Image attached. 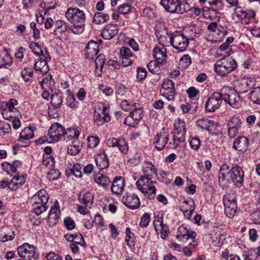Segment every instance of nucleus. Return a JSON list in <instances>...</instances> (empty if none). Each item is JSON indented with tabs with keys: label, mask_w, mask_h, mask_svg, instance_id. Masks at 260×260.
<instances>
[{
	"label": "nucleus",
	"mask_w": 260,
	"mask_h": 260,
	"mask_svg": "<svg viewBox=\"0 0 260 260\" xmlns=\"http://www.w3.org/2000/svg\"><path fill=\"white\" fill-rule=\"evenodd\" d=\"M236 61L232 57H223L216 61L214 64V71L221 76L226 75L237 68Z\"/></svg>",
	"instance_id": "nucleus-3"
},
{
	"label": "nucleus",
	"mask_w": 260,
	"mask_h": 260,
	"mask_svg": "<svg viewBox=\"0 0 260 260\" xmlns=\"http://www.w3.org/2000/svg\"><path fill=\"white\" fill-rule=\"evenodd\" d=\"M82 166L80 164H76L71 170L72 173L76 177L82 176Z\"/></svg>",
	"instance_id": "nucleus-58"
},
{
	"label": "nucleus",
	"mask_w": 260,
	"mask_h": 260,
	"mask_svg": "<svg viewBox=\"0 0 260 260\" xmlns=\"http://www.w3.org/2000/svg\"><path fill=\"white\" fill-rule=\"evenodd\" d=\"M122 64L124 67H127L132 63L131 57L132 56L131 50L126 47L123 46L120 50Z\"/></svg>",
	"instance_id": "nucleus-26"
},
{
	"label": "nucleus",
	"mask_w": 260,
	"mask_h": 260,
	"mask_svg": "<svg viewBox=\"0 0 260 260\" xmlns=\"http://www.w3.org/2000/svg\"><path fill=\"white\" fill-rule=\"evenodd\" d=\"M82 148V143L78 140H74L72 144H70L68 147V154L75 155L78 153Z\"/></svg>",
	"instance_id": "nucleus-35"
},
{
	"label": "nucleus",
	"mask_w": 260,
	"mask_h": 260,
	"mask_svg": "<svg viewBox=\"0 0 260 260\" xmlns=\"http://www.w3.org/2000/svg\"><path fill=\"white\" fill-rule=\"evenodd\" d=\"M33 207V212L36 214L37 215H39L41 214L43 212L46 211L47 209V206H46V204L43 205V204H35L32 205Z\"/></svg>",
	"instance_id": "nucleus-54"
},
{
	"label": "nucleus",
	"mask_w": 260,
	"mask_h": 260,
	"mask_svg": "<svg viewBox=\"0 0 260 260\" xmlns=\"http://www.w3.org/2000/svg\"><path fill=\"white\" fill-rule=\"evenodd\" d=\"M99 51L98 43L93 41H90L84 49V55L86 58L92 59L97 55Z\"/></svg>",
	"instance_id": "nucleus-19"
},
{
	"label": "nucleus",
	"mask_w": 260,
	"mask_h": 260,
	"mask_svg": "<svg viewBox=\"0 0 260 260\" xmlns=\"http://www.w3.org/2000/svg\"><path fill=\"white\" fill-rule=\"evenodd\" d=\"M222 100L231 106L238 108L241 105V100L240 95L229 86H224L220 90Z\"/></svg>",
	"instance_id": "nucleus-5"
},
{
	"label": "nucleus",
	"mask_w": 260,
	"mask_h": 260,
	"mask_svg": "<svg viewBox=\"0 0 260 260\" xmlns=\"http://www.w3.org/2000/svg\"><path fill=\"white\" fill-rule=\"evenodd\" d=\"M25 181V178L24 176L14 177L10 181L11 185L9 186V189L11 190H16L24 183Z\"/></svg>",
	"instance_id": "nucleus-33"
},
{
	"label": "nucleus",
	"mask_w": 260,
	"mask_h": 260,
	"mask_svg": "<svg viewBox=\"0 0 260 260\" xmlns=\"http://www.w3.org/2000/svg\"><path fill=\"white\" fill-rule=\"evenodd\" d=\"M12 62V58L7 52L0 53V68H7V66H10Z\"/></svg>",
	"instance_id": "nucleus-38"
},
{
	"label": "nucleus",
	"mask_w": 260,
	"mask_h": 260,
	"mask_svg": "<svg viewBox=\"0 0 260 260\" xmlns=\"http://www.w3.org/2000/svg\"><path fill=\"white\" fill-rule=\"evenodd\" d=\"M180 108L183 113L193 114L196 111L197 105L195 103H192L191 104L186 103L182 104L180 106Z\"/></svg>",
	"instance_id": "nucleus-45"
},
{
	"label": "nucleus",
	"mask_w": 260,
	"mask_h": 260,
	"mask_svg": "<svg viewBox=\"0 0 260 260\" xmlns=\"http://www.w3.org/2000/svg\"><path fill=\"white\" fill-rule=\"evenodd\" d=\"M49 198V196L46 191L44 189H41L32 197L31 202L32 205H45L48 202Z\"/></svg>",
	"instance_id": "nucleus-20"
},
{
	"label": "nucleus",
	"mask_w": 260,
	"mask_h": 260,
	"mask_svg": "<svg viewBox=\"0 0 260 260\" xmlns=\"http://www.w3.org/2000/svg\"><path fill=\"white\" fill-rule=\"evenodd\" d=\"M153 56L158 63H163L167 61V55L166 49L164 47L159 48L158 47H155L153 50Z\"/></svg>",
	"instance_id": "nucleus-25"
},
{
	"label": "nucleus",
	"mask_w": 260,
	"mask_h": 260,
	"mask_svg": "<svg viewBox=\"0 0 260 260\" xmlns=\"http://www.w3.org/2000/svg\"><path fill=\"white\" fill-rule=\"evenodd\" d=\"M169 136L165 132L157 134L154 138L153 144L157 150H162L169 141Z\"/></svg>",
	"instance_id": "nucleus-21"
},
{
	"label": "nucleus",
	"mask_w": 260,
	"mask_h": 260,
	"mask_svg": "<svg viewBox=\"0 0 260 260\" xmlns=\"http://www.w3.org/2000/svg\"><path fill=\"white\" fill-rule=\"evenodd\" d=\"M122 203L131 209H136L140 206L139 198L134 193H125L122 198Z\"/></svg>",
	"instance_id": "nucleus-14"
},
{
	"label": "nucleus",
	"mask_w": 260,
	"mask_h": 260,
	"mask_svg": "<svg viewBox=\"0 0 260 260\" xmlns=\"http://www.w3.org/2000/svg\"><path fill=\"white\" fill-rule=\"evenodd\" d=\"M159 92L160 94L168 100H173L175 93L174 82L169 79H165L161 84Z\"/></svg>",
	"instance_id": "nucleus-9"
},
{
	"label": "nucleus",
	"mask_w": 260,
	"mask_h": 260,
	"mask_svg": "<svg viewBox=\"0 0 260 260\" xmlns=\"http://www.w3.org/2000/svg\"><path fill=\"white\" fill-rule=\"evenodd\" d=\"M143 112L141 109L135 108L129 114L136 120V122H139L143 117Z\"/></svg>",
	"instance_id": "nucleus-59"
},
{
	"label": "nucleus",
	"mask_w": 260,
	"mask_h": 260,
	"mask_svg": "<svg viewBox=\"0 0 260 260\" xmlns=\"http://www.w3.org/2000/svg\"><path fill=\"white\" fill-rule=\"evenodd\" d=\"M60 216V210L56 207H52L48 216V222L56 221L59 219Z\"/></svg>",
	"instance_id": "nucleus-48"
},
{
	"label": "nucleus",
	"mask_w": 260,
	"mask_h": 260,
	"mask_svg": "<svg viewBox=\"0 0 260 260\" xmlns=\"http://www.w3.org/2000/svg\"><path fill=\"white\" fill-rule=\"evenodd\" d=\"M19 255L24 260H38L39 253L34 246L25 243L17 248Z\"/></svg>",
	"instance_id": "nucleus-7"
},
{
	"label": "nucleus",
	"mask_w": 260,
	"mask_h": 260,
	"mask_svg": "<svg viewBox=\"0 0 260 260\" xmlns=\"http://www.w3.org/2000/svg\"><path fill=\"white\" fill-rule=\"evenodd\" d=\"M197 234L194 232L187 230L183 226H180L178 228L177 239L183 242H185L189 239L193 240L196 237Z\"/></svg>",
	"instance_id": "nucleus-16"
},
{
	"label": "nucleus",
	"mask_w": 260,
	"mask_h": 260,
	"mask_svg": "<svg viewBox=\"0 0 260 260\" xmlns=\"http://www.w3.org/2000/svg\"><path fill=\"white\" fill-rule=\"evenodd\" d=\"M40 6L46 10L45 14L47 11L54 9L56 7V3L50 2L49 0H44L43 3H41Z\"/></svg>",
	"instance_id": "nucleus-61"
},
{
	"label": "nucleus",
	"mask_w": 260,
	"mask_h": 260,
	"mask_svg": "<svg viewBox=\"0 0 260 260\" xmlns=\"http://www.w3.org/2000/svg\"><path fill=\"white\" fill-rule=\"evenodd\" d=\"M154 226L156 232L159 231L160 237L165 238L168 235V227L163 223L162 218H158L154 221Z\"/></svg>",
	"instance_id": "nucleus-29"
},
{
	"label": "nucleus",
	"mask_w": 260,
	"mask_h": 260,
	"mask_svg": "<svg viewBox=\"0 0 260 260\" xmlns=\"http://www.w3.org/2000/svg\"><path fill=\"white\" fill-rule=\"evenodd\" d=\"M159 63H158L157 62L151 61L147 64V68L151 73L153 74H157L159 72L160 67L159 66Z\"/></svg>",
	"instance_id": "nucleus-55"
},
{
	"label": "nucleus",
	"mask_w": 260,
	"mask_h": 260,
	"mask_svg": "<svg viewBox=\"0 0 260 260\" xmlns=\"http://www.w3.org/2000/svg\"><path fill=\"white\" fill-rule=\"evenodd\" d=\"M87 141L88 146L90 148L96 147L100 142V140L98 136H89L87 138Z\"/></svg>",
	"instance_id": "nucleus-56"
},
{
	"label": "nucleus",
	"mask_w": 260,
	"mask_h": 260,
	"mask_svg": "<svg viewBox=\"0 0 260 260\" xmlns=\"http://www.w3.org/2000/svg\"><path fill=\"white\" fill-rule=\"evenodd\" d=\"M66 17L73 24L70 29L74 34H80L83 31L85 20L83 11L78 8H69L66 13Z\"/></svg>",
	"instance_id": "nucleus-2"
},
{
	"label": "nucleus",
	"mask_w": 260,
	"mask_h": 260,
	"mask_svg": "<svg viewBox=\"0 0 260 260\" xmlns=\"http://www.w3.org/2000/svg\"><path fill=\"white\" fill-rule=\"evenodd\" d=\"M17 104V101L16 100L12 99H10L5 105V107L7 108V110H9V111L10 113H18V111L16 108L14 107L15 105Z\"/></svg>",
	"instance_id": "nucleus-52"
},
{
	"label": "nucleus",
	"mask_w": 260,
	"mask_h": 260,
	"mask_svg": "<svg viewBox=\"0 0 260 260\" xmlns=\"http://www.w3.org/2000/svg\"><path fill=\"white\" fill-rule=\"evenodd\" d=\"M119 150L124 154H126L128 151V145L126 141L123 139H119L117 146Z\"/></svg>",
	"instance_id": "nucleus-57"
},
{
	"label": "nucleus",
	"mask_w": 260,
	"mask_h": 260,
	"mask_svg": "<svg viewBox=\"0 0 260 260\" xmlns=\"http://www.w3.org/2000/svg\"><path fill=\"white\" fill-rule=\"evenodd\" d=\"M29 48L36 55L38 56L41 55L43 56L46 55V53H44V51L42 49L41 45L38 43L31 42L29 44Z\"/></svg>",
	"instance_id": "nucleus-49"
},
{
	"label": "nucleus",
	"mask_w": 260,
	"mask_h": 260,
	"mask_svg": "<svg viewBox=\"0 0 260 260\" xmlns=\"http://www.w3.org/2000/svg\"><path fill=\"white\" fill-rule=\"evenodd\" d=\"M191 62V58L188 54L184 55L180 59V64L184 68L188 67Z\"/></svg>",
	"instance_id": "nucleus-62"
},
{
	"label": "nucleus",
	"mask_w": 260,
	"mask_h": 260,
	"mask_svg": "<svg viewBox=\"0 0 260 260\" xmlns=\"http://www.w3.org/2000/svg\"><path fill=\"white\" fill-rule=\"evenodd\" d=\"M64 128L58 123L53 124L48 131V135L52 141H57L64 135Z\"/></svg>",
	"instance_id": "nucleus-15"
},
{
	"label": "nucleus",
	"mask_w": 260,
	"mask_h": 260,
	"mask_svg": "<svg viewBox=\"0 0 260 260\" xmlns=\"http://www.w3.org/2000/svg\"><path fill=\"white\" fill-rule=\"evenodd\" d=\"M95 182L99 185L106 187L111 182L109 177L103 174H98L94 178Z\"/></svg>",
	"instance_id": "nucleus-41"
},
{
	"label": "nucleus",
	"mask_w": 260,
	"mask_h": 260,
	"mask_svg": "<svg viewBox=\"0 0 260 260\" xmlns=\"http://www.w3.org/2000/svg\"><path fill=\"white\" fill-rule=\"evenodd\" d=\"M72 243L78 244L79 246L84 248L86 246V242L84 239L83 236L80 233H76L74 234V239Z\"/></svg>",
	"instance_id": "nucleus-51"
},
{
	"label": "nucleus",
	"mask_w": 260,
	"mask_h": 260,
	"mask_svg": "<svg viewBox=\"0 0 260 260\" xmlns=\"http://www.w3.org/2000/svg\"><path fill=\"white\" fill-rule=\"evenodd\" d=\"M195 204H192L191 205H190L189 207H184L180 206V210L181 211L184 212V216L187 217L188 218H190L192 213L194 210Z\"/></svg>",
	"instance_id": "nucleus-53"
},
{
	"label": "nucleus",
	"mask_w": 260,
	"mask_h": 260,
	"mask_svg": "<svg viewBox=\"0 0 260 260\" xmlns=\"http://www.w3.org/2000/svg\"><path fill=\"white\" fill-rule=\"evenodd\" d=\"M132 10V6L128 4H123L118 8V13L122 14L128 13Z\"/></svg>",
	"instance_id": "nucleus-63"
},
{
	"label": "nucleus",
	"mask_w": 260,
	"mask_h": 260,
	"mask_svg": "<svg viewBox=\"0 0 260 260\" xmlns=\"http://www.w3.org/2000/svg\"><path fill=\"white\" fill-rule=\"evenodd\" d=\"M197 126L202 130H206L210 132L212 131L211 127L214 125V122L207 118H202L196 122Z\"/></svg>",
	"instance_id": "nucleus-32"
},
{
	"label": "nucleus",
	"mask_w": 260,
	"mask_h": 260,
	"mask_svg": "<svg viewBox=\"0 0 260 260\" xmlns=\"http://www.w3.org/2000/svg\"><path fill=\"white\" fill-rule=\"evenodd\" d=\"M118 31L119 27L118 25L109 24L102 29L101 36L105 40H111L118 34Z\"/></svg>",
	"instance_id": "nucleus-17"
},
{
	"label": "nucleus",
	"mask_w": 260,
	"mask_h": 260,
	"mask_svg": "<svg viewBox=\"0 0 260 260\" xmlns=\"http://www.w3.org/2000/svg\"><path fill=\"white\" fill-rule=\"evenodd\" d=\"M241 124L242 120L239 117L234 116L229 119L227 123L228 134L231 138L235 137L238 134L241 127Z\"/></svg>",
	"instance_id": "nucleus-11"
},
{
	"label": "nucleus",
	"mask_w": 260,
	"mask_h": 260,
	"mask_svg": "<svg viewBox=\"0 0 260 260\" xmlns=\"http://www.w3.org/2000/svg\"><path fill=\"white\" fill-rule=\"evenodd\" d=\"M160 4L167 11L171 13L183 14L191 9L188 3H181L180 0H161Z\"/></svg>",
	"instance_id": "nucleus-4"
},
{
	"label": "nucleus",
	"mask_w": 260,
	"mask_h": 260,
	"mask_svg": "<svg viewBox=\"0 0 260 260\" xmlns=\"http://www.w3.org/2000/svg\"><path fill=\"white\" fill-rule=\"evenodd\" d=\"M221 256L224 258L225 260H241L239 257L235 254H229V251L225 249L224 252L222 253Z\"/></svg>",
	"instance_id": "nucleus-64"
},
{
	"label": "nucleus",
	"mask_w": 260,
	"mask_h": 260,
	"mask_svg": "<svg viewBox=\"0 0 260 260\" xmlns=\"http://www.w3.org/2000/svg\"><path fill=\"white\" fill-rule=\"evenodd\" d=\"M80 133L79 131L75 128H69L67 130H64V135H63L64 139L66 138L70 140H77L78 137L79 136Z\"/></svg>",
	"instance_id": "nucleus-46"
},
{
	"label": "nucleus",
	"mask_w": 260,
	"mask_h": 260,
	"mask_svg": "<svg viewBox=\"0 0 260 260\" xmlns=\"http://www.w3.org/2000/svg\"><path fill=\"white\" fill-rule=\"evenodd\" d=\"M189 143L190 148L194 151H198L201 145V140L197 136H190L189 138Z\"/></svg>",
	"instance_id": "nucleus-47"
},
{
	"label": "nucleus",
	"mask_w": 260,
	"mask_h": 260,
	"mask_svg": "<svg viewBox=\"0 0 260 260\" xmlns=\"http://www.w3.org/2000/svg\"><path fill=\"white\" fill-rule=\"evenodd\" d=\"M253 86L252 81L248 79H242L240 81L237 86V90L240 93H246Z\"/></svg>",
	"instance_id": "nucleus-31"
},
{
	"label": "nucleus",
	"mask_w": 260,
	"mask_h": 260,
	"mask_svg": "<svg viewBox=\"0 0 260 260\" xmlns=\"http://www.w3.org/2000/svg\"><path fill=\"white\" fill-rule=\"evenodd\" d=\"M137 71V78L139 81H142L146 78L147 72L145 68L138 67Z\"/></svg>",
	"instance_id": "nucleus-60"
},
{
	"label": "nucleus",
	"mask_w": 260,
	"mask_h": 260,
	"mask_svg": "<svg viewBox=\"0 0 260 260\" xmlns=\"http://www.w3.org/2000/svg\"><path fill=\"white\" fill-rule=\"evenodd\" d=\"M143 172L145 175L137 181L136 185L146 198L154 199L156 192L155 184L157 183L152 179L157 177V170L151 162L146 161L144 164Z\"/></svg>",
	"instance_id": "nucleus-1"
},
{
	"label": "nucleus",
	"mask_w": 260,
	"mask_h": 260,
	"mask_svg": "<svg viewBox=\"0 0 260 260\" xmlns=\"http://www.w3.org/2000/svg\"><path fill=\"white\" fill-rule=\"evenodd\" d=\"M21 76L23 80L25 81H28L32 80L34 76V71L31 68L26 64H23L21 66Z\"/></svg>",
	"instance_id": "nucleus-34"
},
{
	"label": "nucleus",
	"mask_w": 260,
	"mask_h": 260,
	"mask_svg": "<svg viewBox=\"0 0 260 260\" xmlns=\"http://www.w3.org/2000/svg\"><path fill=\"white\" fill-rule=\"evenodd\" d=\"M170 39L171 45L179 52L186 50L188 46L189 38L180 31L172 33Z\"/></svg>",
	"instance_id": "nucleus-6"
},
{
	"label": "nucleus",
	"mask_w": 260,
	"mask_h": 260,
	"mask_svg": "<svg viewBox=\"0 0 260 260\" xmlns=\"http://www.w3.org/2000/svg\"><path fill=\"white\" fill-rule=\"evenodd\" d=\"M155 35L160 43L164 46L163 43L167 41L166 36L168 31L164 24H160L156 26Z\"/></svg>",
	"instance_id": "nucleus-28"
},
{
	"label": "nucleus",
	"mask_w": 260,
	"mask_h": 260,
	"mask_svg": "<svg viewBox=\"0 0 260 260\" xmlns=\"http://www.w3.org/2000/svg\"><path fill=\"white\" fill-rule=\"evenodd\" d=\"M34 132L30 127H25L20 133L19 135V142H23L28 141L29 139L33 138Z\"/></svg>",
	"instance_id": "nucleus-40"
},
{
	"label": "nucleus",
	"mask_w": 260,
	"mask_h": 260,
	"mask_svg": "<svg viewBox=\"0 0 260 260\" xmlns=\"http://www.w3.org/2000/svg\"><path fill=\"white\" fill-rule=\"evenodd\" d=\"M183 132H181V129L179 131L177 130L176 132L177 134H175L173 136V142L169 143L170 147L173 148H176L180 144L183 143L185 141L184 135L185 134V128L184 125L182 126Z\"/></svg>",
	"instance_id": "nucleus-24"
},
{
	"label": "nucleus",
	"mask_w": 260,
	"mask_h": 260,
	"mask_svg": "<svg viewBox=\"0 0 260 260\" xmlns=\"http://www.w3.org/2000/svg\"><path fill=\"white\" fill-rule=\"evenodd\" d=\"M216 232L215 234H212V238L213 239V242H218V244L220 243L221 241H223L225 239V235L223 233H221V231H220V229L216 228Z\"/></svg>",
	"instance_id": "nucleus-50"
},
{
	"label": "nucleus",
	"mask_w": 260,
	"mask_h": 260,
	"mask_svg": "<svg viewBox=\"0 0 260 260\" xmlns=\"http://www.w3.org/2000/svg\"><path fill=\"white\" fill-rule=\"evenodd\" d=\"M93 195L89 191H81L78 196V199L86 206L91 205L93 202Z\"/></svg>",
	"instance_id": "nucleus-30"
},
{
	"label": "nucleus",
	"mask_w": 260,
	"mask_h": 260,
	"mask_svg": "<svg viewBox=\"0 0 260 260\" xmlns=\"http://www.w3.org/2000/svg\"><path fill=\"white\" fill-rule=\"evenodd\" d=\"M125 186V180L122 177H116L111 186V191L116 194H120Z\"/></svg>",
	"instance_id": "nucleus-23"
},
{
	"label": "nucleus",
	"mask_w": 260,
	"mask_h": 260,
	"mask_svg": "<svg viewBox=\"0 0 260 260\" xmlns=\"http://www.w3.org/2000/svg\"><path fill=\"white\" fill-rule=\"evenodd\" d=\"M62 99L63 96L61 92H55L51 95V104L54 108H58L62 104Z\"/></svg>",
	"instance_id": "nucleus-36"
},
{
	"label": "nucleus",
	"mask_w": 260,
	"mask_h": 260,
	"mask_svg": "<svg viewBox=\"0 0 260 260\" xmlns=\"http://www.w3.org/2000/svg\"><path fill=\"white\" fill-rule=\"evenodd\" d=\"M248 140L244 136H239L235 141L233 144V148L244 152L247 150L248 147Z\"/></svg>",
	"instance_id": "nucleus-22"
},
{
	"label": "nucleus",
	"mask_w": 260,
	"mask_h": 260,
	"mask_svg": "<svg viewBox=\"0 0 260 260\" xmlns=\"http://www.w3.org/2000/svg\"><path fill=\"white\" fill-rule=\"evenodd\" d=\"M226 173L219 172L218 175V185L222 188H226L230 183Z\"/></svg>",
	"instance_id": "nucleus-42"
},
{
	"label": "nucleus",
	"mask_w": 260,
	"mask_h": 260,
	"mask_svg": "<svg viewBox=\"0 0 260 260\" xmlns=\"http://www.w3.org/2000/svg\"><path fill=\"white\" fill-rule=\"evenodd\" d=\"M207 29L209 30L216 32L218 35L220 36V38L224 37L227 31L222 26L217 27V23L216 22H211L207 26Z\"/></svg>",
	"instance_id": "nucleus-39"
},
{
	"label": "nucleus",
	"mask_w": 260,
	"mask_h": 260,
	"mask_svg": "<svg viewBox=\"0 0 260 260\" xmlns=\"http://www.w3.org/2000/svg\"><path fill=\"white\" fill-rule=\"evenodd\" d=\"M95 161L99 170L107 169L109 166L107 155L103 152L96 155Z\"/></svg>",
	"instance_id": "nucleus-27"
},
{
	"label": "nucleus",
	"mask_w": 260,
	"mask_h": 260,
	"mask_svg": "<svg viewBox=\"0 0 260 260\" xmlns=\"http://www.w3.org/2000/svg\"><path fill=\"white\" fill-rule=\"evenodd\" d=\"M45 52L46 53V55H44V58H41L40 59L35 63L34 66V69L36 72L42 75L46 74L49 71V69L47 62L51 59L47 50H45Z\"/></svg>",
	"instance_id": "nucleus-12"
},
{
	"label": "nucleus",
	"mask_w": 260,
	"mask_h": 260,
	"mask_svg": "<svg viewBox=\"0 0 260 260\" xmlns=\"http://www.w3.org/2000/svg\"><path fill=\"white\" fill-rule=\"evenodd\" d=\"M55 29L54 32L55 35L65 33L68 29V26L64 21L61 20H57L54 23Z\"/></svg>",
	"instance_id": "nucleus-37"
},
{
	"label": "nucleus",
	"mask_w": 260,
	"mask_h": 260,
	"mask_svg": "<svg viewBox=\"0 0 260 260\" xmlns=\"http://www.w3.org/2000/svg\"><path fill=\"white\" fill-rule=\"evenodd\" d=\"M223 102L221 92H214L210 94L206 102L205 108L207 112H214L218 110Z\"/></svg>",
	"instance_id": "nucleus-8"
},
{
	"label": "nucleus",
	"mask_w": 260,
	"mask_h": 260,
	"mask_svg": "<svg viewBox=\"0 0 260 260\" xmlns=\"http://www.w3.org/2000/svg\"><path fill=\"white\" fill-rule=\"evenodd\" d=\"M229 174L234 184L238 187L243 185L244 181V172L242 169L236 165H233L229 171Z\"/></svg>",
	"instance_id": "nucleus-10"
},
{
	"label": "nucleus",
	"mask_w": 260,
	"mask_h": 260,
	"mask_svg": "<svg viewBox=\"0 0 260 260\" xmlns=\"http://www.w3.org/2000/svg\"><path fill=\"white\" fill-rule=\"evenodd\" d=\"M223 203L225 214L229 218H232L234 216L237 209L236 199L233 198L231 200L228 198H224Z\"/></svg>",
	"instance_id": "nucleus-18"
},
{
	"label": "nucleus",
	"mask_w": 260,
	"mask_h": 260,
	"mask_svg": "<svg viewBox=\"0 0 260 260\" xmlns=\"http://www.w3.org/2000/svg\"><path fill=\"white\" fill-rule=\"evenodd\" d=\"M110 15L102 12H97L94 14L93 22L96 24L103 23L109 19Z\"/></svg>",
	"instance_id": "nucleus-44"
},
{
	"label": "nucleus",
	"mask_w": 260,
	"mask_h": 260,
	"mask_svg": "<svg viewBox=\"0 0 260 260\" xmlns=\"http://www.w3.org/2000/svg\"><path fill=\"white\" fill-rule=\"evenodd\" d=\"M93 119L95 124L98 126H101L104 123L110 120V116L109 114L108 108L102 105V109L101 112L94 110Z\"/></svg>",
	"instance_id": "nucleus-13"
},
{
	"label": "nucleus",
	"mask_w": 260,
	"mask_h": 260,
	"mask_svg": "<svg viewBox=\"0 0 260 260\" xmlns=\"http://www.w3.org/2000/svg\"><path fill=\"white\" fill-rule=\"evenodd\" d=\"M250 100L254 104L260 105V87H257L249 93Z\"/></svg>",
	"instance_id": "nucleus-43"
}]
</instances>
